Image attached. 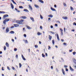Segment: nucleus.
Instances as JSON below:
<instances>
[{
	"label": "nucleus",
	"mask_w": 76,
	"mask_h": 76,
	"mask_svg": "<svg viewBox=\"0 0 76 76\" xmlns=\"http://www.w3.org/2000/svg\"><path fill=\"white\" fill-rule=\"evenodd\" d=\"M24 20L23 19H21L20 20H16V22L17 23L20 24H23Z\"/></svg>",
	"instance_id": "f257e3e1"
},
{
	"label": "nucleus",
	"mask_w": 76,
	"mask_h": 76,
	"mask_svg": "<svg viewBox=\"0 0 76 76\" xmlns=\"http://www.w3.org/2000/svg\"><path fill=\"white\" fill-rule=\"evenodd\" d=\"M10 20V19H6L4 20V21L3 22V23H4V24H6V22H7L8 21H9Z\"/></svg>",
	"instance_id": "f03ea898"
},
{
	"label": "nucleus",
	"mask_w": 76,
	"mask_h": 76,
	"mask_svg": "<svg viewBox=\"0 0 76 76\" xmlns=\"http://www.w3.org/2000/svg\"><path fill=\"white\" fill-rule=\"evenodd\" d=\"M9 28H6V32L7 33L9 32Z\"/></svg>",
	"instance_id": "7ed1b4c3"
},
{
	"label": "nucleus",
	"mask_w": 76,
	"mask_h": 76,
	"mask_svg": "<svg viewBox=\"0 0 76 76\" xmlns=\"http://www.w3.org/2000/svg\"><path fill=\"white\" fill-rule=\"evenodd\" d=\"M62 18L65 20H66L68 19V17H62Z\"/></svg>",
	"instance_id": "20e7f679"
},
{
	"label": "nucleus",
	"mask_w": 76,
	"mask_h": 76,
	"mask_svg": "<svg viewBox=\"0 0 76 76\" xmlns=\"http://www.w3.org/2000/svg\"><path fill=\"white\" fill-rule=\"evenodd\" d=\"M14 26L15 27H17L19 26V24H14Z\"/></svg>",
	"instance_id": "39448f33"
},
{
	"label": "nucleus",
	"mask_w": 76,
	"mask_h": 76,
	"mask_svg": "<svg viewBox=\"0 0 76 76\" xmlns=\"http://www.w3.org/2000/svg\"><path fill=\"white\" fill-rule=\"evenodd\" d=\"M21 18H22V19H25L27 18L26 17V16H22Z\"/></svg>",
	"instance_id": "423d86ee"
},
{
	"label": "nucleus",
	"mask_w": 76,
	"mask_h": 76,
	"mask_svg": "<svg viewBox=\"0 0 76 76\" xmlns=\"http://www.w3.org/2000/svg\"><path fill=\"white\" fill-rule=\"evenodd\" d=\"M73 61L74 62V63H75V64H76V60H75V58H74L73 59Z\"/></svg>",
	"instance_id": "0eeeda50"
},
{
	"label": "nucleus",
	"mask_w": 76,
	"mask_h": 76,
	"mask_svg": "<svg viewBox=\"0 0 76 76\" xmlns=\"http://www.w3.org/2000/svg\"><path fill=\"white\" fill-rule=\"evenodd\" d=\"M51 10L53 11H56V10L55 9H54V8H53L52 7H50Z\"/></svg>",
	"instance_id": "6e6552de"
},
{
	"label": "nucleus",
	"mask_w": 76,
	"mask_h": 76,
	"mask_svg": "<svg viewBox=\"0 0 76 76\" xmlns=\"http://www.w3.org/2000/svg\"><path fill=\"white\" fill-rule=\"evenodd\" d=\"M70 70H71V71H73L74 70V69H73L71 67V66H70Z\"/></svg>",
	"instance_id": "1a4fd4ad"
},
{
	"label": "nucleus",
	"mask_w": 76,
	"mask_h": 76,
	"mask_svg": "<svg viewBox=\"0 0 76 76\" xmlns=\"http://www.w3.org/2000/svg\"><path fill=\"white\" fill-rule=\"evenodd\" d=\"M60 30L61 31V35H63V32H62L63 31V30L61 28H60Z\"/></svg>",
	"instance_id": "9d476101"
},
{
	"label": "nucleus",
	"mask_w": 76,
	"mask_h": 76,
	"mask_svg": "<svg viewBox=\"0 0 76 76\" xmlns=\"http://www.w3.org/2000/svg\"><path fill=\"white\" fill-rule=\"evenodd\" d=\"M11 8H12V9H13L14 6L13 5V4L12 3H11Z\"/></svg>",
	"instance_id": "9b49d317"
},
{
	"label": "nucleus",
	"mask_w": 76,
	"mask_h": 76,
	"mask_svg": "<svg viewBox=\"0 0 76 76\" xmlns=\"http://www.w3.org/2000/svg\"><path fill=\"white\" fill-rule=\"evenodd\" d=\"M21 57H22V59H23L24 60H26V58L24 57V56L23 55H21Z\"/></svg>",
	"instance_id": "f8f14e48"
},
{
	"label": "nucleus",
	"mask_w": 76,
	"mask_h": 76,
	"mask_svg": "<svg viewBox=\"0 0 76 76\" xmlns=\"http://www.w3.org/2000/svg\"><path fill=\"white\" fill-rule=\"evenodd\" d=\"M49 39L50 40H51V39H52V37L50 36V35H49Z\"/></svg>",
	"instance_id": "ddd939ff"
},
{
	"label": "nucleus",
	"mask_w": 76,
	"mask_h": 76,
	"mask_svg": "<svg viewBox=\"0 0 76 76\" xmlns=\"http://www.w3.org/2000/svg\"><path fill=\"white\" fill-rule=\"evenodd\" d=\"M62 71L63 74L64 75H65V72L64 71V69H62Z\"/></svg>",
	"instance_id": "4468645a"
},
{
	"label": "nucleus",
	"mask_w": 76,
	"mask_h": 76,
	"mask_svg": "<svg viewBox=\"0 0 76 76\" xmlns=\"http://www.w3.org/2000/svg\"><path fill=\"white\" fill-rule=\"evenodd\" d=\"M6 46L7 47H8V48L9 47V44H8V43H7V42L6 43Z\"/></svg>",
	"instance_id": "2eb2a0df"
},
{
	"label": "nucleus",
	"mask_w": 76,
	"mask_h": 76,
	"mask_svg": "<svg viewBox=\"0 0 76 76\" xmlns=\"http://www.w3.org/2000/svg\"><path fill=\"white\" fill-rule=\"evenodd\" d=\"M8 16V15H7V14H6L5 15H4L3 17H4V18H6Z\"/></svg>",
	"instance_id": "dca6fc26"
},
{
	"label": "nucleus",
	"mask_w": 76,
	"mask_h": 76,
	"mask_svg": "<svg viewBox=\"0 0 76 76\" xmlns=\"http://www.w3.org/2000/svg\"><path fill=\"white\" fill-rule=\"evenodd\" d=\"M28 7H29V8H30V9L32 10H33V9L32 8V7H31V5H28Z\"/></svg>",
	"instance_id": "f3484780"
},
{
	"label": "nucleus",
	"mask_w": 76,
	"mask_h": 76,
	"mask_svg": "<svg viewBox=\"0 0 76 76\" xmlns=\"http://www.w3.org/2000/svg\"><path fill=\"white\" fill-rule=\"evenodd\" d=\"M57 39L59 41L60 40L59 38V37L58 34H57Z\"/></svg>",
	"instance_id": "a211bd4d"
},
{
	"label": "nucleus",
	"mask_w": 76,
	"mask_h": 76,
	"mask_svg": "<svg viewBox=\"0 0 76 76\" xmlns=\"http://www.w3.org/2000/svg\"><path fill=\"white\" fill-rule=\"evenodd\" d=\"M30 19L32 20V22L34 21V18L33 17H30Z\"/></svg>",
	"instance_id": "6ab92c4d"
},
{
	"label": "nucleus",
	"mask_w": 76,
	"mask_h": 76,
	"mask_svg": "<svg viewBox=\"0 0 76 76\" xmlns=\"http://www.w3.org/2000/svg\"><path fill=\"white\" fill-rule=\"evenodd\" d=\"M48 17L51 18H52L53 17V15H48Z\"/></svg>",
	"instance_id": "aec40b11"
},
{
	"label": "nucleus",
	"mask_w": 76,
	"mask_h": 76,
	"mask_svg": "<svg viewBox=\"0 0 76 76\" xmlns=\"http://www.w3.org/2000/svg\"><path fill=\"white\" fill-rule=\"evenodd\" d=\"M41 3H44V1H42V0H38Z\"/></svg>",
	"instance_id": "412c9836"
},
{
	"label": "nucleus",
	"mask_w": 76,
	"mask_h": 76,
	"mask_svg": "<svg viewBox=\"0 0 76 76\" xmlns=\"http://www.w3.org/2000/svg\"><path fill=\"white\" fill-rule=\"evenodd\" d=\"M15 32L14 31H10V32L9 33L11 34H14Z\"/></svg>",
	"instance_id": "4be33fe9"
},
{
	"label": "nucleus",
	"mask_w": 76,
	"mask_h": 76,
	"mask_svg": "<svg viewBox=\"0 0 76 76\" xmlns=\"http://www.w3.org/2000/svg\"><path fill=\"white\" fill-rule=\"evenodd\" d=\"M15 10H16L17 12H20V11H19V10H18L16 8H15Z\"/></svg>",
	"instance_id": "5701e85b"
},
{
	"label": "nucleus",
	"mask_w": 76,
	"mask_h": 76,
	"mask_svg": "<svg viewBox=\"0 0 76 76\" xmlns=\"http://www.w3.org/2000/svg\"><path fill=\"white\" fill-rule=\"evenodd\" d=\"M11 1H12V2H13V3H14L15 4H16V2H15L14 1V0H11Z\"/></svg>",
	"instance_id": "b1692460"
},
{
	"label": "nucleus",
	"mask_w": 76,
	"mask_h": 76,
	"mask_svg": "<svg viewBox=\"0 0 76 76\" xmlns=\"http://www.w3.org/2000/svg\"><path fill=\"white\" fill-rule=\"evenodd\" d=\"M26 27H27V28L28 29H31V28L29 26H27Z\"/></svg>",
	"instance_id": "393cba45"
},
{
	"label": "nucleus",
	"mask_w": 76,
	"mask_h": 76,
	"mask_svg": "<svg viewBox=\"0 0 76 76\" xmlns=\"http://www.w3.org/2000/svg\"><path fill=\"white\" fill-rule=\"evenodd\" d=\"M38 35H41L42 34L41 33H40L39 32H38L37 33Z\"/></svg>",
	"instance_id": "a878e982"
},
{
	"label": "nucleus",
	"mask_w": 76,
	"mask_h": 76,
	"mask_svg": "<svg viewBox=\"0 0 76 76\" xmlns=\"http://www.w3.org/2000/svg\"><path fill=\"white\" fill-rule=\"evenodd\" d=\"M23 11L26 12H28V10H27L26 9H24Z\"/></svg>",
	"instance_id": "bb28decb"
},
{
	"label": "nucleus",
	"mask_w": 76,
	"mask_h": 76,
	"mask_svg": "<svg viewBox=\"0 0 76 76\" xmlns=\"http://www.w3.org/2000/svg\"><path fill=\"white\" fill-rule=\"evenodd\" d=\"M6 12L4 11H0V14L4 13Z\"/></svg>",
	"instance_id": "cd10ccee"
},
{
	"label": "nucleus",
	"mask_w": 76,
	"mask_h": 76,
	"mask_svg": "<svg viewBox=\"0 0 76 76\" xmlns=\"http://www.w3.org/2000/svg\"><path fill=\"white\" fill-rule=\"evenodd\" d=\"M4 50H6V47L5 46H4Z\"/></svg>",
	"instance_id": "c85d7f7f"
},
{
	"label": "nucleus",
	"mask_w": 76,
	"mask_h": 76,
	"mask_svg": "<svg viewBox=\"0 0 76 76\" xmlns=\"http://www.w3.org/2000/svg\"><path fill=\"white\" fill-rule=\"evenodd\" d=\"M50 33H52V34H55V33L54 32H53L52 31H50Z\"/></svg>",
	"instance_id": "c756f323"
},
{
	"label": "nucleus",
	"mask_w": 76,
	"mask_h": 76,
	"mask_svg": "<svg viewBox=\"0 0 76 76\" xmlns=\"http://www.w3.org/2000/svg\"><path fill=\"white\" fill-rule=\"evenodd\" d=\"M35 7L36 8H39V6L37 5H34Z\"/></svg>",
	"instance_id": "7c9ffc66"
},
{
	"label": "nucleus",
	"mask_w": 76,
	"mask_h": 76,
	"mask_svg": "<svg viewBox=\"0 0 76 76\" xmlns=\"http://www.w3.org/2000/svg\"><path fill=\"white\" fill-rule=\"evenodd\" d=\"M40 18L41 19H43V17L42 16V15H40Z\"/></svg>",
	"instance_id": "2f4dec72"
},
{
	"label": "nucleus",
	"mask_w": 76,
	"mask_h": 76,
	"mask_svg": "<svg viewBox=\"0 0 76 76\" xmlns=\"http://www.w3.org/2000/svg\"><path fill=\"white\" fill-rule=\"evenodd\" d=\"M44 53H42V57H45V55H44Z\"/></svg>",
	"instance_id": "473e14b6"
},
{
	"label": "nucleus",
	"mask_w": 76,
	"mask_h": 76,
	"mask_svg": "<svg viewBox=\"0 0 76 76\" xmlns=\"http://www.w3.org/2000/svg\"><path fill=\"white\" fill-rule=\"evenodd\" d=\"M19 67L21 68V67L22 66V65L21 64V63H20L19 64Z\"/></svg>",
	"instance_id": "72a5a7b5"
},
{
	"label": "nucleus",
	"mask_w": 76,
	"mask_h": 76,
	"mask_svg": "<svg viewBox=\"0 0 76 76\" xmlns=\"http://www.w3.org/2000/svg\"><path fill=\"white\" fill-rule=\"evenodd\" d=\"M70 9H71V10H73V8L72 7H70Z\"/></svg>",
	"instance_id": "f704fd0d"
},
{
	"label": "nucleus",
	"mask_w": 76,
	"mask_h": 76,
	"mask_svg": "<svg viewBox=\"0 0 76 76\" xmlns=\"http://www.w3.org/2000/svg\"><path fill=\"white\" fill-rule=\"evenodd\" d=\"M17 48H15V49H14V51H17Z\"/></svg>",
	"instance_id": "c9c22d12"
},
{
	"label": "nucleus",
	"mask_w": 76,
	"mask_h": 76,
	"mask_svg": "<svg viewBox=\"0 0 76 76\" xmlns=\"http://www.w3.org/2000/svg\"><path fill=\"white\" fill-rule=\"evenodd\" d=\"M35 47L36 48H38V45H35Z\"/></svg>",
	"instance_id": "e433bc0d"
},
{
	"label": "nucleus",
	"mask_w": 76,
	"mask_h": 76,
	"mask_svg": "<svg viewBox=\"0 0 76 76\" xmlns=\"http://www.w3.org/2000/svg\"><path fill=\"white\" fill-rule=\"evenodd\" d=\"M67 67H68V66L66 65H64V68H67Z\"/></svg>",
	"instance_id": "4c0bfd02"
},
{
	"label": "nucleus",
	"mask_w": 76,
	"mask_h": 76,
	"mask_svg": "<svg viewBox=\"0 0 76 76\" xmlns=\"http://www.w3.org/2000/svg\"><path fill=\"white\" fill-rule=\"evenodd\" d=\"M64 6H65V7L66 6V4H65V3H64Z\"/></svg>",
	"instance_id": "58836bf2"
},
{
	"label": "nucleus",
	"mask_w": 76,
	"mask_h": 76,
	"mask_svg": "<svg viewBox=\"0 0 76 76\" xmlns=\"http://www.w3.org/2000/svg\"><path fill=\"white\" fill-rule=\"evenodd\" d=\"M52 43H53V44L54 45V40H52Z\"/></svg>",
	"instance_id": "ea45409f"
},
{
	"label": "nucleus",
	"mask_w": 76,
	"mask_h": 76,
	"mask_svg": "<svg viewBox=\"0 0 76 76\" xmlns=\"http://www.w3.org/2000/svg\"><path fill=\"white\" fill-rule=\"evenodd\" d=\"M76 53L75 52H73V54L74 55H75Z\"/></svg>",
	"instance_id": "a19ab883"
},
{
	"label": "nucleus",
	"mask_w": 76,
	"mask_h": 76,
	"mask_svg": "<svg viewBox=\"0 0 76 76\" xmlns=\"http://www.w3.org/2000/svg\"><path fill=\"white\" fill-rule=\"evenodd\" d=\"M19 8H21V9H23V6H19Z\"/></svg>",
	"instance_id": "79ce46f5"
},
{
	"label": "nucleus",
	"mask_w": 76,
	"mask_h": 76,
	"mask_svg": "<svg viewBox=\"0 0 76 76\" xmlns=\"http://www.w3.org/2000/svg\"><path fill=\"white\" fill-rule=\"evenodd\" d=\"M65 70H66V71L67 72H68L69 71V70H68V69H67V68H65Z\"/></svg>",
	"instance_id": "37998d69"
},
{
	"label": "nucleus",
	"mask_w": 76,
	"mask_h": 76,
	"mask_svg": "<svg viewBox=\"0 0 76 76\" xmlns=\"http://www.w3.org/2000/svg\"><path fill=\"white\" fill-rule=\"evenodd\" d=\"M7 69H8V70H10V69L9 66H7Z\"/></svg>",
	"instance_id": "c03bdc74"
},
{
	"label": "nucleus",
	"mask_w": 76,
	"mask_h": 76,
	"mask_svg": "<svg viewBox=\"0 0 76 76\" xmlns=\"http://www.w3.org/2000/svg\"><path fill=\"white\" fill-rule=\"evenodd\" d=\"M12 69L14 70H15V68L14 67H12Z\"/></svg>",
	"instance_id": "a18cd8bd"
},
{
	"label": "nucleus",
	"mask_w": 76,
	"mask_h": 76,
	"mask_svg": "<svg viewBox=\"0 0 76 76\" xmlns=\"http://www.w3.org/2000/svg\"><path fill=\"white\" fill-rule=\"evenodd\" d=\"M25 42H26V43H28V41H27V40H26Z\"/></svg>",
	"instance_id": "49530a36"
},
{
	"label": "nucleus",
	"mask_w": 76,
	"mask_h": 76,
	"mask_svg": "<svg viewBox=\"0 0 76 76\" xmlns=\"http://www.w3.org/2000/svg\"><path fill=\"white\" fill-rule=\"evenodd\" d=\"M50 48H51V47H50V46H49L48 49L50 50Z\"/></svg>",
	"instance_id": "de8ad7c7"
},
{
	"label": "nucleus",
	"mask_w": 76,
	"mask_h": 76,
	"mask_svg": "<svg viewBox=\"0 0 76 76\" xmlns=\"http://www.w3.org/2000/svg\"><path fill=\"white\" fill-rule=\"evenodd\" d=\"M24 36L25 37H26V34H24Z\"/></svg>",
	"instance_id": "09e8293b"
},
{
	"label": "nucleus",
	"mask_w": 76,
	"mask_h": 76,
	"mask_svg": "<svg viewBox=\"0 0 76 76\" xmlns=\"http://www.w3.org/2000/svg\"><path fill=\"white\" fill-rule=\"evenodd\" d=\"M50 28H53V26H50Z\"/></svg>",
	"instance_id": "8fccbe9b"
},
{
	"label": "nucleus",
	"mask_w": 76,
	"mask_h": 76,
	"mask_svg": "<svg viewBox=\"0 0 76 76\" xmlns=\"http://www.w3.org/2000/svg\"><path fill=\"white\" fill-rule=\"evenodd\" d=\"M73 50L72 49H71V50H69V52H72Z\"/></svg>",
	"instance_id": "3c124183"
},
{
	"label": "nucleus",
	"mask_w": 76,
	"mask_h": 76,
	"mask_svg": "<svg viewBox=\"0 0 76 76\" xmlns=\"http://www.w3.org/2000/svg\"><path fill=\"white\" fill-rule=\"evenodd\" d=\"M14 28V26H12L11 27V28Z\"/></svg>",
	"instance_id": "603ef678"
},
{
	"label": "nucleus",
	"mask_w": 76,
	"mask_h": 76,
	"mask_svg": "<svg viewBox=\"0 0 76 76\" xmlns=\"http://www.w3.org/2000/svg\"><path fill=\"white\" fill-rule=\"evenodd\" d=\"M73 25H75V26H76V23H73Z\"/></svg>",
	"instance_id": "864d4df0"
},
{
	"label": "nucleus",
	"mask_w": 76,
	"mask_h": 76,
	"mask_svg": "<svg viewBox=\"0 0 76 76\" xmlns=\"http://www.w3.org/2000/svg\"><path fill=\"white\" fill-rule=\"evenodd\" d=\"M11 40L12 41V42H14V40L13 39H11Z\"/></svg>",
	"instance_id": "5fc2aeb1"
},
{
	"label": "nucleus",
	"mask_w": 76,
	"mask_h": 76,
	"mask_svg": "<svg viewBox=\"0 0 76 76\" xmlns=\"http://www.w3.org/2000/svg\"><path fill=\"white\" fill-rule=\"evenodd\" d=\"M55 26H56V27H58V24H55Z\"/></svg>",
	"instance_id": "6e6d98bb"
},
{
	"label": "nucleus",
	"mask_w": 76,
	"mask_h": 76,
	"mask_svg": "<svg viewBox=\"0 0 76 76\" xmlns=\"http://www.w3.org/2000/svg\"><path fill=\"white\" fill-rule=\"evenodd\" d=\"M64 45H66V43H64L63 44Z\"/></svg>",
	"instance_id": "4d7b16f0"
},
{
	"label": "nucleus",
	"mask_w": 76,
	"mask_h": 76,
	"mask_svg": "<svg viewBox=\"0 0 76 76\" xmlns=\"http://www.w3.org/2000/svg\"><path fill=\"white\" fill-rule=\"evenodd\" d=\"M45 55H46L47 57L48 56V54L47 53H45Z\"/></svg>",
	"instance_id": "13d9d810"
},
{
	"label": "nucleus",
	"mask_w": 76,
	"mask_h": 76,
	"mask_svg": "<svg viewBox=\"0 0 76 76\" xmlns=\"http://www.w3.org/2000/svg\"><path fill=\"white\" fill-rule=\"evenodd\" d=\"M40 28L41 29H42V26H40Z\"/></svg>",
	"instance_id": "bf43d9fd"
},
{
	"label": "nucleus",
	"mask_w": 76,
	"mask_h": 76,
	"mask_svg": "<svg viewBox=\"0 0 76 76\" xmlns=\"http://www.w3.org/2000/svg\"><path fill=\"white\" fill-rule=\"evenodd\" d=\"M64 32H65V28H64Z\"/></svg>",
	"instance_id": "052dcab7"
},
{
	"label": "nucleus",
	"mask_w": 76,
	"mask_h": 76,
	"mask_svg": "<svg viewBox=\"0 0 76 76\" xmlns=\"http://www.w3.org/2000/svg\"><path fill=\"white\" fill-rule=\"evenodd\" d=\"M58 22L60 24V21L59 20H58Z\"/></svg>",
	"instance_id": "680f3d73"
},
{
	"label": "nucleus",
	"mask_w": 76,
	"mask_h": 76,
	"mask_svg": "<svg viewBox=\"0 0 76 76\" xmlns=\"http://www.w3.org/2000/svg\"><path fill=\"white\" fill-rule=\"evenodd\" d=\"M28 51L29 53H30V49H28Z\"/></svg>",
	"instance_id": "e2e57ef3"
},
{
	"label": "nucleus",
	"mask_w": 76,
	"mask_h": 76,
	"mask_svg": "<svg viewBox=\"0 0 76 76\" xmlns=\"http://www.w3.org/2000/svg\"><path fill=\"white\" fill-rule=\"evenodd\" d=\"M54 7H55V8L56 7H57V6H56V5L55 4V5H54Z\"/></svg>",
	"instance_id": "0e129e2a"
},
{
	"label": "nucleus",
	"mask_w": 76,
	"mask_h": 76,
	"mask_svg": "<svg viewBox=\"0 0 76 76\" xmlns=\"http://www.w3.org/2000/svg\"><path fill=\"white\" fill-rule=\"evenodd\" d=\"M51 69H53V66H51Z\"/></svg>",
	"instance_id": "69168bd1"
},
{
	"label": "nucleus",
	"mask_w": 76,
	"mask_h": 76,
	"mask_svg": "<svg viewBox=\"0 0 76 76\" xmlns=\"http://www.w3.org/2000/svg\"><path fill=\"white\" fill-rule=\"evenodd\" d=\"M16 57L17 58H18V55H16Z\"/></svg>",
	"instance_id": "338daca9"
},
{
	"label": "nucleus",
	"mask_w": 76,
	"mask_h": 76,
	"mask_svg": "<svg viewBox=\"0 0 76 76\" xmlns=\"http://www.w3.org/2000/svg\"><path fill=\"white\" fill-rule=\"evenodd\" d=\"M39 44H41V42H40V41H39Z\"/></svg>",
	"instance_id": "774afa93"
}]
</instances>
